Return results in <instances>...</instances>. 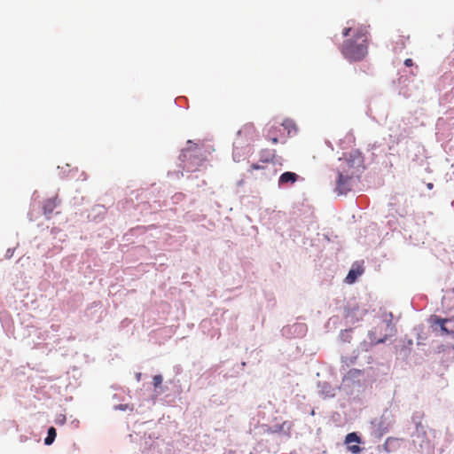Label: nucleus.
Listing matches in <instances>:
<instances>
[{
	"label": "nucleus",
	"instance_id": "nucleus-19",
	"mask_svg": "<svg viewBox=\"0 0 454 454\" xmlns=\"http://www.w3.org/2000/svg\"><path fill=\"white\" fill-rule=\"evenodd\" d=\"M137 380L139 381L141 380V373L138 372L136 374Z\"/></svg>",
	"mask_w": 454,
	"mask_h": 454
},
{
	"label": "nucleus",
	"instance_id": "nucleus-1",
	"mask_svg": "<svg viewBox=\"0 0 454 454\" xmlns=\"http://www.w3.org/2000/svg\"><path fill=\"white\" fill-rule=\"evenodd\" d=\"M338 180L336 190L339 194H345L351 190L352 180L363 168V156L357 151L345 153L339 159Z\"/></svg>",
	"mask_w": 454,
	"mask_h": 454
},
{
	"label": "nucleus",
	"instance_id": "nucleus-8",
	"mask_svg": "<svg viewBox=\"0 0 454 454\" xmlns=\"http://www.w3.org/2000/svg\"><path fill=\"white\" fill-rule=\"evenodd\" d=\"M345 442L347 444H350L352 442L359 443L360 438L357 436L356 433H349L346 435ZM348 448L352 453H358L361 450L360 447L357 444L348 445Z\"/></svg>",
	"mask_w": 454,
	"mask_h": 454
},
{
	"label": "nucleus",
	"instance_id": "nucleus-16",
	"mask_svg": "<svg viewBox=\"0 0 454 454\" xmlns=\"http://www.w3.org/2000/svg\"><path fill=\"white\" fill-rule=\"evenodd\" d=\"M352 28L351 27H345L342 31V35L343 36L347 37L349 35L350 32H351Z\"/></svg>",
	"mask_w": 454,
	"mask_h": 454
},
{
	"label": "nucleus",
	"instance_id": "nucleus-10",
	"mask_svg": "<svg viewBox=\"0 0 454 454\" xmlns=\"http://www.w3.org/2000/svg\"><path fill=\"white\" fill-rule=\"evenodd\" d=\"M56 435H57L56 429L53 427H51L48 429V434H47L46 438L44 439V443L46 445H51L54 442Z\"/></svg>",
	"mask_w": 454,
	"mask_h": 454
},
{
	"label": "nucleus",
	"instance_id": "nucleus-13",
	"mask_svg": "<svg viewBox=\"0 0 454 454\" xmlns=\"http://www.w3.org/2000/svg\"><path fill=\"white\" fill-rule=\"evenodd\" d=\"M163 378L161 375H155L153 378V384L155 388L159 387L162 383Z\"/></svg>",
	"mask_w": 454,
	"mask_h": 454
},
{
	"label": "nucleus",
	"instance_id": "nucleus-4",
	"mask_svg": "<svg viewBox=\"0 0 454 454\" xmlns=\"http://www.w3.org/2000/svg\"><path fill=\"white\" fill-rule=\"evenodd\" d=\"M180 160L184 163V168L188 171L196 170L203 162L198 145H195L194 148L184 149L180 154Z\"/></svg>",
	"mask_w": 454,
	"mask_h": 454
},
{
	"label": "nucleus",
	"instance_id": "nucleus-2",
	"mask_svg": "<svg viewBox=\"0 0 454 454\" xmlns=\"http://www.w3.org/2000/svg\"><path fill=\"white\" fill-rule=\"evenodd\" d=\"M340 50L348 61L363 60L368 54L367 31L364 28L356 29L352 38L344 40Z\"/></svg>",
	"mask_w": 454,
	"mask_h": 454
},
{
	"label": "nucleus",
	"instance_id": "nucleus-15",
	"mask_svg": "<svg viewBox=\"0 0 454 454\" xmlns=\"http://www.w3.org/2000/svg\"><path fill=\"white\" fill-rule=\"evenodd\" d=\"M274 157H275V151H272L271 153L268 152L267 157L263 158L262 161L269 162V161L272 160Z\"/></svg>",
	"mask_w": 454,
	"mask_h": 454
},
{
	"label": "nucleus",
	"instance_id": "nucleus-6",
	"mask_svg": "<svg viewBox=\"0 0 454 454\" xmlns=\"http://www.w3.org/2000/svg\"><path fill=\"white\" fill-rule=\"evenodd\" d=\"M299 179V176L294 172L286 171L283 173L278 178L279 186H287L294 184Z\"/></svg>",
	"mask_w": 454,
	"mask_h": 454
},
{
	"label": "nucleus",
	"instance_id": "nucleus-9",
	"mask_svg": "<svg viewBox=\"0 0 454 454\" xmlns=\"http://www.w3.org/2000/svg\"><path fill=\"white\" fill-rule=\"evenodd\" d=\"M56 207L55 200H48L43 204V212L45 215H50L52 213L54 208Z\"/></svg>",
	"mask_w": 454,
	"mask_h": 454
},
{
	"label": "nucleus",
	"instance_id": "nucleus-18",
	"mask_svg": "<svg viewBox=\"0 0 454 454\" xmlns=\"http://www.w3.org/2000/svg\"><path fill=\"white\" fill-rule=\"evenodd\" d=\"M404 65H405L406 67H411V66L413 65V61H412V59H406L404 60Z\"/></svg>",
	"mask_w": 454,
	"mask_h": 454
},
{
	"label": "nucleus",
	"instance_id": "nucleus-12",
	"mask_svg": "<svg viewBox=\"0 0 454 454\" xmlns=\"http://www.w3.org/2000/svg\"><path fill=\"white\" fill-rule=\"evenodd\" d=\"M387 328L389 330V333L387 334H385L383 338L380 339L378 342H383L387 339V335H393L395 329L394 325H392L391 319L387 322Z\"/></svg>",
	"mask_w": 454,
	"mask_h": 454
},
{
	"label": "nucleus",
	"instance_id": "nucleus-5",
	"mask_svg": "<svg viewBox=\"0 0 454 454\" xmlns=\"http://www.w3.org/2000/svg\"><path fill=\"white\" fill-rule=\"evenodd\" d=\"M452 318H442L438 316H432L430 317V324L431 326L434 328V331H437L438 329L441 332L442 335H454V328H449L447 326V324L452 322Z\"/></svg>",
	"mask_w": 454,
	"mask_h": 454
},
{
	"label": "nucleus",
	"instance_id": "nucleus-11",
	"mask_svg": "<svg viewBox=\"0 0 454 454\" xmlns=\"http://www.w3.org/2000/svg\"><path fill=\"white\" fill-rule=\"evenodd\" d=\"M409 35H398V38L397 40L395 41V43L398 45H400V48L401 49H403L406 45V41L409 39Z\"/></svg>",
	"mask_w": 454,
	"mask_h": 454
},
{
	"label": "nucleus",
	"instance_id": "nucleus-17",
	"mask_svg": "<svg viewBox=\"0 0 454 454\" xmlns=\"http://www.w3.org/2000/svg\"><path fill=\"white\" fill-rule=\"evenodd\" d=\"M250 168H251V171L252 170H259V169H262L263 166H261L259 164H252Z\"/></svg>",
	"mask_w": 454,
	"mask_h": 454
},
{
	"label": "nucleus",
	"instance_id": "nucleus-20",
	"mask_svg": "<svg viewBox=\"0 0 454 454\" xmlns=\"http://www.w3.org/2000/svg\"><path fill=\"white\" fill-rule=\"evenodd\" d=\"M427 187H428L429 189H432V188H433V184L429 183V184H427Z\"/></svg>",
	"mask_w": 454,
	"mask_h": 454
},
{
	"label": "nucleus",
	"instance_id": "nucleus-7",
	"mask_svg": "<svg viewBox=\"0 0 454 454\" xmlns=\"http://www.w3.org/2000/svg\"><path fill=\"white\" fill-rule=\"evenodd\" d=\"M364 311H361L358 308L348 309L346 311L345 317L350 324H355L362 319Z\"/></svg>",
	"mask_w": 454,
	"mask_h": 454
},
{
	"label": "nucleus",
	"instance_id": "nucleus-14",
	"mask_svg": "<svg viewBox=\"0 0 454 454\" xmlns=\"http://www.w3.org/2000/svg\"><path fill=\"white\" fill-rule=\"evenodd\" d=\"M356 275L354 270H350L347 276V281L348 283H353L356 280Z\"/></svg>",
	"mask_w": 454,
	"mask_h": 454
},
{
	"label": "nucleus",
	"instance_id": "nucleus-3",
	"mask_svg": "<svg viewBox=\"0 0 454 454\" xmlns=\"http://www.w3.org/2000/svg\"><path fill=\"white\" fill-rule=\"evenodd\" d=\"M297 133L296 124L289 119L285 120L279 125H270L265 129V139L273 145L278 143H285L286 139L293 137Z\"/></svg>",
	"mask_w": 454,
	"mask_h": 454
}]
</instances>
